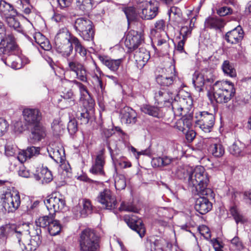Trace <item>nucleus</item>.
<instances>
[{"instance_id":"nucleus-1","label":"nucleus","mask_w":251,"mask_h":251,"mask_svg":"<svg viewBox=\"0 0 251 251\" xmlns=\"http://www.w3.org/2000/svg\"><path fill=\"white\" fill-rule=\"evenodd\" d=\"M179 179L188 178V184L191 191L195 195H208L211 192L208 188L209 178L203 167L197 166L194 169L191 168H180L176 172Z\"/></svg>"},{"instance_id":"nucleus-2","label":"nucleus","mask_w":251,"mask_h":251,"mask_svg":"<svg viewBox=\"0 0 251 251\" xmlns=\"http://www.w3.org/2000/svg\"><path fill=\"white\" fill-rule=\"evenodd\" d=\"M73 36L66 27H63L58 31L55 37L54 42L56 51L64 57H69L73 52Z\"/></svg>"},{"instance_id":"nucleus-3","label":"nucleus","mask_w":251,"mask_h":251,"mask_svg":"<svg viewBox=\"0 0 251 251\" xmlns=\"http://www.w3.org/2000/svg\"><path fill=\"white\" fill-rule=\"evenodd\" d=\"M213 89L214 98L219 103H227L235 93L233 84L229 81H217L214 84Z\"/></svg>"},{"instance_id":"nucleus-4","label":"nucleus","mask_w":251,"mask_h":251,"mask_svg":"<svg viewBox=\"0 0 251 251\" xmlns=\"http://www.w3.org/2000/svg\"><path fill=\"white\" fill-rule=\"evenodd\" d=\"M0 193V202L6 212L13 213L18 209L21 204V199L17 191L5 188Z\"/></svg>"},{"instance_id":"nucleus-5","label":"nucleus","mask_w":251,"mask_h":251,"mask_svg":"<svg viewBox=\"0 0 251 251\" xmlns=\"http://www.w3.org/2000/svg\"><path fill=\"white\" fill-rule=\"evenodd\" d=\"M99 238L95 231L90 228L83 230L79 240L80 251H98Z\"/></svg>"},{"instance_id":"nucleus-6","label":"nucleus","mask_w":251,"mask_h":251,"mask_svg":"<svg viewBox=\"0 0 251 251\" xmlns=\"http://www.w3.org/2000/svg\"><path fill=\"white\" fill-rule=\"evenodd\" d=\"M93 23L87 18L81 17L76 19L74 28L78 35L84 40L90 41L94 39L95 32Z\"/></svg>"},{"instance_id":"nucleus-7","label":"nucleus","mask_w":251,"mask_h":251,"mask_svg":"<svg viewBox=\"0 0 251 251\" xmlns=\"http://www.w3.org/2000/svg\"><path fill=\"white\" fill-rule=\"evenodd\" d=\"M137 3L141 8L140 17L145 20H151L158 12L159 4L155 0H138Z\"/></svg>"},{"instance_id":"nucleus-8","label":"nucleus","mask_w":251,"mask_h":251,"mask_svg":"<svg viewBox=\"0 0 251 251\" xmlns=\"http://www.w3.org/2000/svg\"><path fill=\"white\" fill-rule=\"evenodd\" d=\"M151 37L152 42L156 45L155 48L162 52L163 54L167 53L170 47L169 37L165 31L156 32L155 30H151Z\"/></svg>"},{"instance_id":"nucleus-9","label":"nucleus","mask_w":251,"mask_h":251,"mask_svg":"<svg viewBox=\"0 0 251 251\" xmlns=\"http://www.w3.org/2000/svg\"><path fill=\"white\" fill-rule=\"evenodd\" d=\"M67 58L68 71L75 73L76 78L83 82H87V75L86 69L84 65L75 58L65 57Z\"/></svg>"},{"instance_id":"nucleus-10","label":"nucleus","mask_w":251,"mask_h":251,"mask_svg":"<svg viewBox=\"0 0 251 251\" xmlns=\"http://www.w3.org/2000/svg\"><path fill=\"white\" fill-rule=\"evenodd\" d=\"M44 203L50 215H54L55 212L62 210L66 206L64 198L59 194H52Z\"/></svg>"},{"instance_id":"nucleus-11","label":"nucleus","mask_w":251,"mask_h":251,"mask_svg":"<svg viewBox=\"0 0 251 251\" xmlns=\"http://www.w3.org/2000/svg\"><path fill=\"white\" fill-rule=\"evenodd\" d=\"M97 200L106 209L113 210L117 207L116 198L113 193L108 189H104L99 193L97 197Z\"/></svg>"},{"instance_id":"nucleus-12","label":"nucleus","mask_w":251,"mask_h":251,"mask_svg":"<svg viewBox=\"0 0 251 251\" xmlns=\"http://www.w3.org/2000/svg\"><path fill=\"white\" fill-rule=\"evenodd\" d=\"M200 118L197 124L200 128L204 132H210L214 125L215 117L213 114L208 112H200Z\"/></svg>"},{"instance_id":"nucleus-13","label":"nucleus","mask_w":251,"mask_h":251,"mask_svg":"<svg viewBox=\"0 0 251 251\" xmlns=\"http://www.w3.org/2000/svg\"><path fill=\"white\" fill-rule=\"evenodd\" d=\"M143 42L144 37L141 32L130 30L126 36L125 44L130 51H132L137 49Z\"/></svg>"},{"instance_id":"nucleus-14","label":"nucleus","mask_w":251,"mask_h":251,"mask_svg":"<svg viewBox=\"0 0 251 251\" xmlns=\"http://www.w3.org/2000/svg\"><path fill=\"white\" fill-rule=\"evenodd\" d=\"M15 38L12 34H8L7 37L0 40V54L5 58L13 54L16 48Z\"/></svg>"},{"instance_id":"nucleus-15","label":"nucleus","mask_w":251,"mask_h":251,"mask_svg":"<svg viewBox=\"0 0 251 251\" xmlns=\"http://www.w3.org/2000/svg\"><path fill=\"white\" fill-rule=\"evenodd\" d=\"M27 231L31 236V239L26 245L24 244L25 251H34L36 250L41 243V230L39 228L27 229Z\"/></svg>"},{"instance_id":"nucleus-16","label":"nucleus","mask_w":251,"mask_h":251,"mask_svg":"<svg viewBox=\"0 0 251 251\" xmlns=\"http://www.w3.org/2000/svg\"><path fill=\"white\" fill-rule=\"evenodd\" d=\"M24 120L31 126L41 124L42 114L40 110L36 108H25L23 111Z\"/></svg>"},{"instance_id":"nucleus-17","label":"nucleus","mask_w":251,"mask_h":251,"mask_svg":"<svg viewBox=\"0 0 251 251\" xmlns=\"http://www.w3.org/2000/svg\"><path fill=\"white\" fill-rule=\"evenodd\" d=\"M176 74L175 67L172 65L166 69V73L164 75H159L156 77V82L160 85L169 86L173 83L176 78Z\"/></svg>"},{"instance_id":"nucleus-18","label":"nucleus","mask_w":251,"mask_h":251,"mask_svg":"<svg viewBox=\"0 0 251 251\" xmlns=\"http://www.w3.org/2000/svg\"><path fill=\"white\" fill-rule=\"evenodd\" d=\"M125 221L128 226L132 230L135 231L141 237L144 236L145 228L141 219L132 216V217L126 216Z\"/></svg>"},{"instance_id":"nucleus-19","label":"nucleus","mask_w":251,"mask_h":251,"mask_svg":"<svg viewBox=\"0 0 251 251\" xmlns=\"http://www.w3.org/2000/svg\"><path fill=\"white\" fill-rule=\"evenodd\" d=\"M244 37V32L240 26H237L227 32L225 35V40L230 44H236L240 42Z\"/></svg>"},{"instance_id":"nucleus-20","label":"nucleus","mask_w":251,"mask_h":251,"mask_svg":"<svg viewBox=\"0 0 251 251\" xmlns=\"http://www.w3.org/2000/svg\"><path fill=\"white\" fill-rule=\"evenodd\" d=\"M150 58V53L146 49L140 48L135 51L134 59L138 68L141 69Z\"/></svg>"},{"instance_id":"nucleus-21","label":"nucleus","mask_w":251,"mask_h":251,"mask_svg":"<svg viewBox=\"0 0 251 251\" xmlns=\"http://www.w3.org/2000/svg\"><path fill=\"white\" fill-rule=\"evenodd\" d=\"M8 236H15L18 239L19 243L20 244L21 237L25 230L24 227H28V225L23 224V225L17 226L14 224H9L4 225Z\"/></svg>"},{"instance_id":"nucleus-22","label":"nucleus","mask_w":251,"mask_h":251,"mask_svg":"<svg viewBox=\"0 0 251 251\" xmlns=\"http://www.w3.org/2000/svg\"><path fill=\"white\" fill-rule=\"evenodd\" d=\"M41 148L34 146L27 148L25 150L20 151L17 157L18 160L22 163L26 161L28 159L36 157L40 154Z\"/></svg>"},{"instance_id":"nucleus-23","label":"nucleus","mask_w":251,"mask_h":251,"mask_svg":"<svg viewBox=\"0 0 251 251\" xmlns=\"http://www.w3.org/2000/svg\"><path fill=\"white\" fill-rule=\"evenodd\" d=\"M121 119L126 124H134L136 122L137 114L135 110L129 107H125L120 112Z\"/></svg>"},{"instance_id":"nucleus-24","label":"nucleus","mask_w":251,"mask_h":251,"mask_svg":"<svg viewBox=\"0 0 251 251\" xmlns=\"http://www.w3.org/2000/svg\"><path fill=\"white\" fill-rule=\"evenodd\" d=\"M212 208V204L207 198L200 197L197 199L195 208L200 214L204 215L210 211Z\"/></svg>"},{"instance_id":"nucleus-25","label":"nucleus","mask_w":251,"mask_h":251,"mask_svg":"<svg viewBox=\"0 0 251 251\" xmlns=\"http://www.w3.org/2000/svg\"><path fill=\"white\" fill-rule=\"evenodd\" d=\"M105 158L103 154V151H101L97 155L95 162L90 170V172L95 175L103 176L104 175L103 170Z\"/></svg>"},{"instance_id":"nucleus-26","label":"nucleus","mask_w":251,"mask_h":251,"mask_svg":"<svg viewBox=\"0 0 251 251\" xmlns=\"http://www.w3.org/2000/svg\"><path fill=\"white\" fill-rule=\"evenodd\" d=\"M46 136L45 127L41 124L33 126L31 128L30 142L34 144L44 138Z\"/></svg>"},{"instance_id":"nucleus-27","label":"nucleus","mask_w":251,"mask_h":251,"mask_svg":"<svg viewBox=\"0 0 251 251\" xmlns=\"http://www.w3.org/2000/svg\"><path fill=\"white\" fill-rule=\"evenodd\" d=\"M100 62L113 72H117L123 62L122 58L113 59L106 56H100Z\"/></svg>"},{"instance_id":"nucleus-28","label":"nucleus","mask_w":251,"mask_h":251,"mask_svg":"<svg viewBox=\"0 0 251 251\" xmlns=\"http://www.w3.org/2000/svg\"><path fill=\"white\" fill-rule=\"evenodd\" d=\"M1 59L5 65L13 69H19L22 67V56L13 53L5 58L2 57Z\"/></svg>"},{"instance_id":"nucleus-29","label":"nucleus","mask_w":251,"mask_h":251,"mask_svg":"<svg viewBox=\"0 0 251 251\" xmlns=\"http://www.w3.org/2000/svg\"><path fill=\"white\" fill-rule=\"evenodd\" d=\"M78 88L81 96V99L83 100V106L87 107V103H88V108L90 110L94 108L95 103L94 100L91 98L86 87L82 83Z\"/></svg>"},{"instance_id":"nucleus-30","label":"nucleus","mask_w":251,"mask_h":251,"mask_svg":"<svg viewBox=\"0 0 251 251\" xmlns=\"http://www.w3.org/2000/svg\"><path fill=\"white\" fill-rule=\"evenodd\" d=\"M176 94L162 89L158 91L155 94V98L160 102L172 103L175 100Z\"/></svg>"},{"instance_id":"nucleus-31","label":"nucleus","mask_w":251,"mask_h":251,"mask_svg":"<svg viewBox=\"0 0 251 251\" xmlns=\"http://www.w3.org/2000/svg\"><path fill=\"white\" fill-rule=\"evenodd\" d=\"M54 215H50V214L49 215H46L39 217L35 221V226L31 225L32 227L28 226V229L34 228L36 229L39 228L41 230V227L46 228L49 226V224L52 222V220L54 219Z\"/></svg>"},{"instance_id":"nucleus-32","label":"nucleus","mask_w":251,"mask_h":251,"mask_svg":"<svg viewBox=\"0 0 251 251\" xmlns=\"http://www.w3.org/2000/svg\"><path fill=\"white\" fill-rule=\"evenodd\" d=\"M188 102L186 101L184 99H182V100H180L179 102H178L176 100L173 101L171 104L172 106V110L175 117L182 116L183 112L184 113L185 109H189L188 107L187 108L184 107V104Z\"/></svg>"},{"instance_id":"nucleus-33","label":"nucleus","mask_w":251,"mask_h":251,"mask_svg":"<svg viewBox=\"0 0 251 251\" xmlns=\"http://www.w3.org/2000/svg\"><path fill=\"white\" fill-rule=\"evenodd\" d=\"M225 25V22L222 18L209 17L205 21L206 27L215 29H220Z\"/></svg>"},{"instance_id":"nucleus-34","label":"nucleus","mask_w":251,"mask_h":251,"mask_svg":"<svg viewBox=\"0 0 251 251\" xmlns=\"http://www.w3.org/2000/svg\"><path fill=\"white\" fill-rule=\"evenodd\" d=\"M184 24L185 25L182 26L179 31V36L177 38L187 40V38L191 34L194 23H193V19H191L186 21Z\"/></svg>"},{"instance_id":"nucleus-35","label":"nucleus","mask_w":251,"mask_h":251,"mask_svg":"<svg viewBox=\"0 0 251 251\" xmlns=\"http://www.w3.org/2000/svg\"><path fill=\"white\" fill-rule=\"evenodd\" d=\"M229 211L236 224L242 225L247 222V218L240 212L236 206H231Z\"/></svg>"},{"instance_id":"nucleus-36","label":"nucleus","mask_w":251,"mask_h":251,"mask_svg":"<svg viewBox=\"0 0 251 251\" xmlns=\"http://www.w3.org/2000/svg\"><path fill=\"white\" fill-rule=\"evenodd\" d=\"M141 111L145 114L156 118H160L161 116L160 109L156 106L143 104L140 107Z\"/></svg>"},{"instance_id":"nucleus-37","label":"nucleus","mask_w":251,"mask_h":251,"mask_svg":"<svg viewBox=\"0 0 251 251\" xmlns=\"http://www.w3.org/2000/svg\"><path fill=\"white\" fill-rule=\"evenodd\" d=\"M37 180H41L43 184L48 183L53 179L51 172L47 167H42L37 176Z\"/></svg>"},{"instance_id":"nucleus-38","label":"nucleus","mask_w":251,"mask_h":251,"mask_svg":"<svg viewBox=\"0 0 251 251\" xmlns=\"http://www.w3.org/2000/svg\"><path fill=\"white\" fill-rule=\"evenodd\" d=\"M209 151L215 157H221L225 153V149L220 143H212L209 147Z\"/></svg>"},{"instance_id":"nucleus-39","label":"nucleus","mask_w":251,"mask_h":251,"mask_svg":"<svg viewBox=\"0 0 251 251\" xmlns=\"http://www.w3.org/2000/svg\"><path fill=\"white\" fill-rule=\"evenodd\" d=\"M36 43L40 45L41 48L44 50H49L51 48V46L49 40L40 33H37L34 37Z\"/></svg>"},{"instance_id":"nucleus-40","label":"nucleus","mask_w":251,"mask_h":251,"mask_svg":"<svg viewBox=\"0 0 251 251\" xmlns=\"http://www.w3.org/2000/svg\"><path fill=\"white\" fill-rule=\"evenodd\" d=\"M192 83L197 91H201L206 82L201 73L196 72L193 75Z\"/></svg>"},{"instance_id":"nucleus-41","label":"nucleus","mask_w":251,"mask_h":251,"mask_svg":"<svg viewBox=\"0 0 251 251\" xmlns=\"http://www.w3.org/2000/svg\"><path fill=\"white\" fill-rule=\"evenodd\" d=\"M15 12L13 7L5 1L1 0L0 2V13L5 18L12 16Z\"/></svg>"},{"instance_id":"nucleus-42","label":"nucleus","mask_w":251,"mask_h":251,"mask_svg":"<svg viewBox=\"0 0 251 251\" xmlns=\"http://www.w3.org/2000/svg\"><path fill=\"white\" fill-rule=\"evenodd\" d=\"M72 46H74L75 50L81 56H85L87 54V50L82 45L79 39L75 36L72 38Z\"/></svg>"},{"instance_id":"nucleus-43","label":"nucleus","mask_w":251,"mask_h":251,"mask_svg":"<svg viewBox=\"0 0 251 251\" xmlns=\"http://www.w3.org/2000/svg\"><path fill=\"white\" fill-rule=\"evenodd\" d=\"M172 162V159L168 157L164 156L154 158L152 160V165L154 167H161L169 165Z\"/></svg>"},{"instance_id":"nucleus-44","label":"nucleus","mask_w":251,"mask_h":251,"mask_svg":"<svg viewBox=\"0 0 251 251\" xmlns=\"http://www.w3.org/2000/svg\"><path fill=\"white\" fill-rule=\"evenodd\" d=\"M244 148V145L240 142H235L229 147L230 153L235 156H239L243 155V150Z\"/></svg>"},{"instance_id":"nucleus-45","label":"nucleus","mask_w":251,"mask_h":251,"mask_svg":"<svg viewBox=\"0 0 251 251\" xmlns=\"http://www.w3.org/2000/svg\"><path fill=\"white\" fill-rule=\"evenodd\" d=\"M222 70L227 76L234 77L236 76V70L233 64L228 60L225 61L222 64Z\"/></svg>"},{"instance_id":"nucleus-46","label":"nucleus","mask_w":251,"mask_h":251,"mask_svg":"<svg viewBox=\"0 0 251 251\" xmlns=\"http://www.w3.org/2000/svg\"><path fill=\"white\" fill-rule=\"evenodd\" d=\"M92 211V206L90 201L87 200L83 201V209L78 213H75L76 218L80 217H85L89 214L91 213Z\"/></svg>"},{"instance_id":"nucleus-47","label":"nucleus","mask_w":251,"mask_h":251,"mask_svg":"<svg viewBox=\"0 0 251 251\" xmlns=\"http://www.w3.org/2000/svg\"><path fill=\"white\" fill-rule=\"evenodd\" d=\"M61 228L59 222L53 219L48 227V230L50 235L55 236L60 232Z\"/></svg>"},{"instance_id":"nucleus-48","label":"nucleus","mask_w":251,"mask_h":251,"mask_svg":"<svg viewBox=\"0 0 251 251\" xmlns=\"http://www.w3.org/2000/svg\"><path fill=\"white\" fill-rule=\"evenodd\" d=\"M61 97L63 99V102L66 103V106H73L75 104V98L72 90H69L66 93H64L63 95H61ZM58 101L60 102L63 100L58 99Z\"/></svg>"},{"instance_id":"nucleus-49","label":"nucleus","mask_w":251,"mask_h":251,"mask_svg":"<svg viewBox=\"0 0 251 251\" xmlns=\"http://www.w3.org/2000/svg\"><path fill=\"white\" fill-rule=\"evenodd\" d=\"M86 109L85 111L84 112H80L77 114V118L80 121L81 124H87L90 119V114L93 113V108L90 110L88 107V103H87V107L84 106Z\"/></svg>"},{"instance_id":"nucleus-50","label":"nucleus","mask_w":251,"mask_h":251,"mask_svg":"<svg viewBox=\"0 0 251 251\" xmlns=\"http://www.w3.org/2000/svg\"><path fill=\"white\" fill-rule=\"evenodd\" d=\"M77 7L82 11H89L93 7L92 0H76Z\"/></svg>"},{"instance_id":"nucleus-51","label":"nucleus","mask_w":251,"mask_h":251,"mask_svg":"<svg viewBox=\"0 0 251 251\" xmlns=\"http://www.w3.org/2000/svg\"><path fill=\"white\" fill-rule=\"evenodd\" d=\"M171 209L168 207H160L157 209L156 213L157 215L164 220L170 219V212Z\"/></svg>"},{"instance_id":"nucleus-52","label":"nucleus","mask_w":251,"mask_h":251,"mask_svg":"<svg viewBox=\"0 0 251 251\" xmlns=\"http://www.w3.org/2000/svg\"><path fill=\"white\" fill-rule=\"evenodd\" d=\"M115 186L116 189L120 190L124 189L126 186V179L124 176L119 175L115 176Z\"/></svg>"},{"instance_id":"nucleus-53","label":"nucleus","mask_w":251,"mask_h":251,"mask_svg":"<svg viewBox=\"0 0 251 251\" xmlns=\"http://www.w3.org/2000/svg\"><path fill=\"white\" fill-rule=\"evenodd\" d=\"M120 211H125L126 212H132L136 213L138 209L131 203L123 201L119 207Z\"/></svg>"},{"instance_id":"nucleus-54","label":"nucleus","mask_w":251,"mask_h":251,"mask_svg":"<svg viewBox=\"0 0 251 251\" xmlns=\"http://www.w3.org/2000/svg\"><path fill=\"white\" fill-rule=\"evenodd\" d=\"M13 15L12 16L6 17V21L10 27H12L15 29L18 30V28L20 26V24L19 22L13 17Z\"/></svg>"},{"instance_id":"nucleus-55","label":"nucleus","mask_w":251,"mask_h":251,"mask_svg":"<svg viewBox=\"0 0 251 251\" xmlns=\"http://www.w3.org/2000/svg\"><path fill=\"white\" fill-rule=\"evenodd\" d=\"M206 83H211L214 81V76L211 70H203L201 72Z\"/></svg>"},{"instance_id":"nucleus-56","label":"nucleus","mask_w":251,"mask_h":251,"mask_svg":"<svg viewBox=\"0 0 251 251\" xmlns=\"http://www.w3.org/2000/svg\"><path fill=\"white\" fill-rule=\"evenodd\" d=\"M128 21L133 20L136 16L135 9L133 7H126L124 10Z\"/></svg>"},{"instance_id":"nucleus-57","label":"nucleus","mask_w":251,"mask_h":251,"mask_svg":"<svg viewBox=\"0 0 251 251\" xmlns=\"http://www.w3.org/2000/svg\"><path fill=\"white\" fill-rule=\"evenodd\" d=\"M5 154L7 156H13L18 151L17 147L16 145L7 144L5 148Z\"/></svg>"},{"instance_id":"nucleus-58","label":"nucleus","mask_w":251,"mask_h":251,"mask_svg":"<svg viewBox=\"0 0 251 251\" xmlns=\"http://www.w3.org/2000/svg\"><path fill=\"white\" fill-rule=\"evenodd\" d=\"M181 12H180L179 14H176V15H173V16H170L169 19L176 25L184 24L186 21H188V20L183 19L181 17Z\"/></svg>"},{"instance_id":"nucleus-59","label":"nucleus","mask_w":251,"mask_h":251,"mask_svg":"<svg viewBox=\"0 0 251 251\" xmlns=\"http://www.w3.org/2000/svg\"><path fill=\"white\" fill-rule=\"evenodd\" d=\"M63 151V154L61 153V152L59 150H54L53 151L52 154H51V153H49L50 156L55 161H61L62 160H63L64 158V152L63 151Z\"/></svg>"},{"instance_id":"nucleus-60","label":"nucleus","mask_w":251,"mask_h":251,"mask_svg":"<svg viewBox=\"0 0 251 251\" xmlns=\"http://www.w3.org/2000/svg\"><path fill=\"white\" fill-rule=\"evenodd\" d=\"M67 128L70 134H75L77 130V124L75 120H70L68 124Z\"/></svg>"},{"instance_id":"nucleus-61","label":"nucleus","mask_w":251,"mask_h":251,"mask_svg":"<svg viewBox=\"0 0 251 251\" xmlns=\"http://www.w3.org/2000/svg\"><path fill=\"white\" fill-rule=\"evenodd\" d=\"M193 116L191 114L185 115L180 119L186 127L189 129L192 124Z\"/></svg>"},{"instance_id":"nucleus-62","label":"nucleus","mask_w":251,"mask_h":251,"mask_svg":"<svg viewBox=\"0 0 251 251\" xmlns=\"http://www.w3.org/2000/svg\"><path fill=\"white\" fill-rule=\"evenodd\" d=\"M217 14L220 16H225L232 13V9L228 6H222L217 10Z\"/></svg>"},{"instance_id":"nucleus-63","label":"nucleus","mask_w":251,"mask_h":251,"mask_svg":"<svg viewBox=\"0 0 251 251\" xmlns=\"http://www.w3.org/2000/svg\"><path fill=\"white\" fill-rule=\"evenodd\" d=\"M199 230L200 233L205 238L209 239L211 237L210 231L208 226L202 225L199 226Z\"/></svg>"},{"instance_id":"nucleus-64","label":"nucleus","mask_w":251,"mask_h":251,"mask_svg":"<svg viewBox=\"0 0 251 251\" xmlns=\"http://www.w3.org/2000/svg\"><path fill=\"white\" fill-rule=\"evenodd\" d=\"M51 127L54 132L56 134L60 133L61 130L63 129L62 124L60 123L58 120H55L53 121Z\"/></svg>"}]
</instances>
